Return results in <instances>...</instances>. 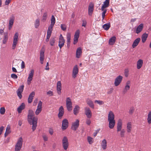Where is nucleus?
Masks as SVG:
<instances>
[{
  "label": "nucleus",
  "instance_id": "49530a36",
  "mask_svg": "<svg viewBox=\"0 0 151 151\" xmlns=\"http://www.w3.org/2000/svg\"><path fill=\"white\" fill-rule=\"evenodd\" d=\"M40 25V20L39 19H37L35 20V26L36 28H37Z\"/></svg>",
  "mask_w": 151,
  "mask_h": 151
},
{
  "label": "nucleus",
  "instance_id": "f03ea898",
  "mask_svg": "<svg viewBox=\"0 0 151 151\" xmlns=\"http://www.w3.org/2000/svg\"><path fill=\"white\" fill-rule=\"evenodd\" d=\"M108 121L109 122V127L110 129H113L115 125L116 121L115 120L114 115L113 112L110 111L108 116Z\"/></svg>",
  "mask_w": 151,
  "mask_h": 151
},
{
  "label": "nucleus",
  "instance_id": "a18cd8bd",
  "mask_svg": "<svg viewBox=\"0 0 151 151\" xmlns=\"http://www.w3.org/2000/svg\"><path fill=\"white\" fill-rule=\"evenodd\" d=\"M55 38L54 37H52L50 41V44L51 46H53L55 45Z\"/></svg>",
  "mask_w": 151,
  "mask_h": 151
},
{
  "label": "nucleus",
  "instance_id": "052dcab7",
  "mask_svg": "<svg viewBox=\"0 0 151 151\" xmlns=\"http://www.w3.org/2000/svg\"><path fill=\"white\" fill-rule=\"evenodd\" d=\"M49 132L50 135H52L53 133V129L51 128L49 129Z\"/></svg>",
  "mask_w": 151,
  "mask_h": 151
},
{
  "label": "nucleus",
  "instance_id": "de8ad7c7",
  "mask_svg": "<svg viewBox=\"0 0 151 151\" xmlns=\"http://www.w3.org/2000/svg\"><path fill=\"white\" fill-rule=\"evenodd\" d=\"M130 88V86L126 85L123 91L124 94L126 93L129 89Z\"/></svg>",
  "mask_w": 151,
  "mask_h": 151
},
{
  "label": "nucleus",
  "instance_id": "3c124183",
  "mask_svg": "<svg viewBox=\"0 0 151 151\" xmlns=\"http://www.w3.org/2000/svg\"><path fill=\"white\" fill-rule=\"evenodd\" d=\"M129 70L128 69H125L124 71V74L126 77H127L129 75Z\"/></svg>",
  "mask_w": 151,
  "mask_h": 151
},
{
  "label": "nucleus",
  "instance_id": "423d86ee",
  "mask_svg": "<svg viewBox=\"0 0 151 151\" xmlns=\"http://www.w3.org/2000/svg\"><path fill=\"white\" fill-rule=\"evenodd\" d=\"M62 146L65 150H67L68 148L69 142L68 138L66 136H64L62 140Z\"/></svg>",
  "mask_w": 151,
  "mask_h": 151
},
{
  "label": "nucleus",
  "instance_id": "c85d7f7f",
  "mask_svg": "<svg viewBox=\"0 0 151 151\" xmlns=\"http://www.w3.org/2000/svg\"><path fill=\"white\" fill-rule=\"evenodd\" d=\"M140 40V38H138L135 39L132 44V47L134 48L136 47L138 45Z\"/></svg>",
  "mask_w": 151,
  "mask_h": 151
},
{
  "label": "nucleus",
  "instance_id": "39448f33",
  "mask_svg": "<svg viewBox=\"0 0 151 151\" xmlns=\"http://www.w3.org/2000/svg\"><path fill=\"white\" fill-rule=\"evenodd\" d=\"M23 139L22 137H19L15 145V151H19L22 147Z\"/></svg>",
  "mask_w": 151,
  "mask_h": 151
},
{
  "label": "nucleus",
  "instance_id": "2f4dec72",
  "mask_svg": "<svg viewBox=\"0 0 151 151\" xmlns=\"http://www.w3.org/2000/svg\"><path fill=\"white\" fill-rule=\"evenodd\" d=\"M116 40V38L115 36L111 37L109 40V43L110 45H113L115 43Z\"/></svg>",
  "mask_w": 151,
  "mask_h": 151
},
{
  "label": "nucleus",
  "instance_id": "a211bd4d",
  "mask_svg": "<svg viewBox=\"0 0 151 151\" xmlns=\"http://www.w3.org/2000/svg\"><path fill=\"white\" fill-rule=\"evenodd\" d=\"M34 73V70H32L30 72V73L29 74V76L27 79V84L29 85L31 83V81L32 79V78L33 76Z\"/></svg>",
  "mask_w": 151,
  "mask_h": 151
},
{
  "label": "nucleus",
  "instance_id": "c756f323",
  "mask_svg": "<svg viewBox=\"0 0 151 151\" xmlns=\"http://www.w3.org/2000/svg\"><path fill=\"white\" fill-rule=\"evenodd\" d=\"M132 128V124L131 122H129L127 123V131L128 133L131 132Z\"/></svg>",
  "mask_w": 151,
  "mask_h": 151
},
{
  "label": "nucleus",
  "instance_id": "393cba45",
  "mask_svg": "<svg viewBox=\"0 0 151 151\" xmlns=\"http://www.w3.org/2000/svg\"><path fill=\"white\" fill-rule=\"evenodd\" d=\"M110 0H105V1L104 2L101 8L102 11L104 10V9L108 7L109 6V4Z\"/></svg>",
  "mask_w": 151,
  "mask_h": 151
},
{
  "label": "nucleus",
  "instance_id": "603ef678",
  "mask_svg": "<svg viewBox=\"0 0 151 151\" xmlns=\"http://www.w3.org/2000/svg\"><path fill=\"white\" fill-rule=\"evenodd\" d=\"M95 103H97L99 104L100 105H102L104 104V102L100 100H95L94 101Z\"/></svg>",
  "mask_w": 151,
  "mask_h": 151
},
{
  "label": "nucleus",
  "instance_id": "473e14b6",
  "mask_svg": "<svg viewBox=\"0 0 151 151\" xmlns=\"http://www.w3.org/2000/svg\"><path fill=\"white\" fill-rule=\"evenodd\" d=\"M11 132V127L9 125H8L6 128V132L4 134V137H6Z\"/></svg>",
  "mask_w": 151,
  "mask_h": 151
},
{
  "label": "nucleus",
  "instance_id": "20e7f679",
  "mask_svg": "<svg viewBox=\"0 0 151 151\" xmlns=\"http://www.w3.org/2000/svg\"><path fill=\"white\" fill-rule=\"evenodd\" d=\"M23 139L22 137H19L15 145V151H19L22 147Z\"/></svg>",
  "mask_w": 151,
  "mask_h": 151
},
{
  "label": "nucleus",
  "instance_id": "09e8293b",
  "mask_svg": "<svg viewBox=\"0 0 151 151\" xmlns=\"http://www.w3.org/2000/svg\"><path fill=\"white\" fill-rule=\"evenodd\" d=\"M47 17V14L46 13H44L42 21L43 22H45L46 20Z\"/></svg>",
  "mask_w": 151,
  "mask_h": 151
},
{
  "label": "nucleus",
  "instance_id": "4be33fe9",
  "mask_svg": "<svg viewBox=\"0 0 151 151\" xmlns=\"http://www.w3.org/2000/svg\"><path fill=\"white\" fill-rule=\"evenodd\" d=\"M40 61L41 64L43 63V61L45 58L44 51L42 49L41 50L40 53Z\"/></svg>",
  "mask_w": 151,
  "mask_h": 151
},
{
  "label": "nucleus",
  "instance_id": "5701e85b",
  "mask_svg": "<svg viewBox=\"0 0 151 151\" xmlns=\"http://www.w3.org/2000/svg\"><path fill=\"white\" fill-rule=\"evenodd\" d=\"M144 27V24L143 23H141L138 25L136 30V33L138 34L140 33Z\"/></svg>",
  "mask_w": 151,
  "mask_h": 151
},
{
  "label": "nucleus",
  "instance_id": "338daca9",
  "mask_svg": "<svg viewBox=\"0 0 151 151\" xmlns=\"http://www.w3.org/2000/svg\"><path fill=\"white\" fill-rule=\"evenodd\" d=\"M12 71L13 72H15V73L17 72V70H16V69L15 68L13 67L12 68Z\"/></svg>",
  "mask_w": 151,
  "mask_h": 151
},
{
  "label": "nucleus",
  "instance_id": "680f3d73",
  "mask_svg": "<svg viewBox=\"0 0 151 151\" xmlns=\"http://www.w3.org/2000/svg\"><path fill=\"white\" fill-rule=\"evenodd\" d=\"M47 93V95H49L50 96H52L53 95V92L51 91H48Z\"/></svg>",
  "mask_w": 151,
  "mask_h": 151
},
{
  "label": "nucleus",
  "instance_id": "f704fd0d",
  "mask_svg": "<svg viewBox=\"0 0 151 151\" xmlns=\"http://www.w3.org/2000/svg\"><path fill=\"white\" fill-rule=\"evenodd\" d=\"M86 102L87 104L91 108H94V105L92 101L89 99H88L86 100Z\"/></svg>",
  "mask_w": 151,
  "mask_h": 151
},
{
  "label": "nucleus",
  "instance_id": "4468645a",
  "mask_svg": "<svg viewBox=\"0 0 151 151\" xmlns=\"http://www.w3.org/2000/svg\"><path fill=\"white\" fill-rule=\"evenodd\" d=\"M85 113L88 118H90L92 116V113L90 109L88 107L85 108Z\"/></svg>",
  "mask_w": 151,
  "mask_h": 151
},
{
  "label": "nucleus",
  "instance_id": "0e129e2a",
  "mask_svg": "<svg viewBox=\"0 0 151 151\" xmlns=\"http://www.w3.org/2000/svg\"><path fill=\"white\" fill-rule=\"evenodd\" d=\"M25 68V63L24 61H22L21 63V68L22 69L24 68Z\"/></svg>",
  "mask_w": 151,
  "mask_h": 151
},
{
  "label": "nucleus",
  "instance_id": "1a4fd4ad",
  "mask_svg": "<svg viewBox=\"0 0 151 151\" xmlns=\"http://www.w3.org/2000/svg\"><path fill=\"white\" fill-rule=\"evenodd\" d=\"M123 79V77L121 75L118 76L115 78L114 84L115 86H119L121 83Z\"/></svg>",
  "mask_w": 151,
  "mask_h": 151
},
{
  "label": "nucleus",
  "instance_id": "58836bf2",
  "mask_svg": "<svg viewBox=\"0 0 151 151\" xmlns=\"http://www.w3.org/2000/svg\"><path fill=\"white\" fill-rule=\"evenodd\" d=\"M53 27H49L47 31V36L50 37L52 30Z\"/></svg>",
  "mask_w": 151,
  "mask_h": 151
},
{
  "label": "nucleus",
  "instance_id": "864d4df0",
  "mask_svg": "<svg viewBox=\"0 0 151 151\" xmlns=\"http://www.w3.org/2000/svg\"><path fill=\"white\" fill-rule=\"evenodd\" d=\"M61 28L63 31H65L66 29V26L65 24H61Z\"/></svg>",
  "mask_w": 151,
  "mask_h": 151
},
{
  "label": "nucleus",
  "instance_id": "cd10ccee",
  "mask_svg": "<svg viewBox=\"0 0 151 151\" xmlns=\"http://www.w3.org/2000/svg\"><path fill=\"white\" fill-rule=\"evenodd\" d=\"M82 53V49L81 47L78 48L76 52V57L77 58H79Z\"/></svg>",
  "mask_w": 151,
  "mask_h": 151
},
{
  "label": "nucleus",
  "instance_id": "c03bdc74",
  "mask_svg": "<svg viewBox=\"0 0 151 151\" xmlns=\"http://www.w3.org/2000/svg\"><path fill=\"white\" fill-rule=\"evenodd\" d=\"M87 140H88V142L89 143L90 145L92 144V143L94 142L93 139L92 137H91L90 136L88 137Z\"/></svg>",
  "mask_w": 151,
  "mask_h": 151
},
{
  "label": "nucleus",
  "instance_id": "a19ab883",
  "mask_svg": "<svg viewBox=\"0 0 151 151\" xmlns=\"http://www.w3.org/2000/svg\"><path fill=\"white\" fill-rule=\"evenodd\" d=\"M110 24L109 23L104 24L103 26L102 27L104 30H108L110 28Z\"/></svg>",
  "mask_w": 151,
  "mask_h": 151
},
{
  "label": "nucleus",
  "instance_id": "b1692460",
  "mask_svg": "<svg viewBox=\"0 0 151 151\" xmlns=\"http://www.w3.org/2000/svg\"><path fill=\"white\" fill-rule=\"evenodd\" d=\"M94 5L92 3H90L88 6V14L91 15L93 10Z\"/></svg>",
  "mask_w": 151,
  "mask_h": 151
},
{
  "label": "nucleus",
  "instance_id": "dca6fc26",
  "mask_svg": "<svg viewBox=\"0 0 151 151\" xmlns=\"http://www.w3.org/2000/svg\"><path fill=\"white\" fill-rule=\"evenodd\" d=\"M68 126V120L66 119H64L62 121V129L63 130L66 129Z\"/></svg>",
  "mask_w": 151,
  "mask_h": 151
},
{
  "label": "nucleus",
  "instance_id": "e2e57ef3",
  "mask_svg": "<svg viewBox=\"0 0 151 151\" xmlns=\"http://www.w3.org/2000/svg\"><path fill=\"white\" fill-rule=\"evenodd\" d=\"M11 0H6L5 1V4L6 5H8L11 2Z\"/></svg>",
  "mask_w": 151,
  "mask_h": 151
},
{
  "label": "nucleus",
  "instance_id": "2eb2a0df",
  "mask_svg": "<svg viewBox=\"0 0 151 151\" xmlns=\"http://www.w3.org/2000/svg\"><path fill=\"white\" fill-rule=\"evenodd\" d=\"M78 69L77 65H75L73 67V71L72 76L73 78H75L76 77L78 73Z\"/></svg>",
  "mask_w": 151,
  "mask_h": 151
},
{
  "label": "nucleus",
  "instance_id": "ea45409f",
  "mask_svg": "<svg viewBox=\"0 0 151 151\" xmlns=\"http://www.w3.org/2000/svg\"><path fill=\"white\" fill-rule=\"evenodd\" d=\"M147 122L148 124H151V111H149L147 115Z\"/></svg>",
  "mask_w": 151,
  "mask_h": 151
},
{
  "label": "nucleus",
  "instance_id": "4d7b16f0",
  "mask_svg": "<svg viewBox=\"0 0 151 151\" xmlns=\"http://www.w3.org/2000/svg\"><path fill=\"white\" fill-rule=\"evenodd\" d=\"M42 137L43 138V139L44 141H46L48 140V137L45 134H43L42 136Z\"/></svg>",
  "mask_w": 151,
  "mask_h": 151
},
{
  "label": "nucleus",
  "instance_id": "bb28decb",
  "mask_svg": "<svg viewBox=\"0 0 151 151\" xmlns=\"http://www.w3.org/2000/svg\"><path fill=\"white\" fill-rule=\"evenodd\" d=\"M143 64V60L142 59L139 60L137 62V68L139 69L142 67Z\"/></svg>",
  "mask_w": 151,
  "mask_h": 151
},
{
  "label": "nucleus",
  "instance_id": "4c0bfd02",
  "mask_svg": "<svg viewBox=\"0 0 151 151\" xmlns=\"http://www.w3.org/2000/svg\"><path fill=\"white\" fill-rule=\"evenodd\" d=\"M55 22V19L53 15H52L51 19V24L49 27H53Z\"/></svg>",
  "mask_w": 151,
  "mask_h": 151
},
{
  "label": "nucleus",
  "instance_id": "69168bd1",
  "mask_svg": "<svg viewBox=\"0 0 151 151\" xmlns=\"http://www.w3.org/2000/svg\"><path fill=\"white\" fill-rule=\"evenodd\" d=\"M49 63H48V62H47V63L46 66L45 68V69L46 70H49Z\"/></svg>",
  "mask_w": 151,
  "mask_h": 151
},
{
  "label": "nucleus",
  "instance_id": "ddd939ff",
  "mask_svg": "<svg viewBox=\"0 0 151 151\" xmlns=\"http://www.w3.org/2000/svg\"><path fill=\"white\" fill-rule=\"evenodd\" d=\"M65 42V40L64 39L62 35L61 34L60 36L58 44V46L60 49L64 45Z\"/></svg>",
  "mask_w": 151,
  "mask_h": 151
},
{
  "label": "nucleus",
  "instance_id": "aec40b11",
  "mask_svg": "<svg viewBox=\"0 0 151 151\" xmlns=\"http://www.w3.org/2000/svg\"><path fill=\"white\" fill-rule=\"evenodd\" d=\"M64 110L62 106H61L59 109V113L58 114V118L60 119L63 115L64 114Z\"/></svg>",
  "mask_w": 151,
  "mask_h": 151
},
{
  "label": "nucleus",
  "instance_id": "72a5a7b5",
  "mask_svg": "<svg viewBox=\"0 0 151 151\" xmlns=\"http://www.w3.org/2000/svg\"><path fill=\"white\" fill-rule=\"evenodd\" d=\"M107 141L106 139H103L101 143V146L102 148L104 150L106 149L107 148Z\"/></svg>",
  "mask_w": 151,
  "mask_h": 151
},
{
  "label": "nucleus",
  "instance_id": "9b49d317",
  "mask_svg": "<svg viewBox=\"0 0 151 151\" xmlns=\"http://www.w3.org/2000/svg\"><path fill=\"white\" fill-rule=\"evenodd\" d=\"M24 87V85L20 86L17 91V95L20 99L22 97V93L23 91Z\"/></svg>",
  "mask_w": 151,
  "mask_h": 151
},
{
  "label": "nucleus",
  "instance_id": "8fccbe9b",
  "mask_svg": "<svg viewBox=\"0 0 151 151\" xmlns=\"http://www.w3.org/2000/svg\"><path fill=\"white\" fill-rule=\"evenodd\" d=\"M5 112V109L4 107H2L0 108V113L1 114H4Z\"/></svg>",
  "mask_w": 151,
  "mask_h": 151
},
{
  "label": "nucleus",
  "instance_id": "774afa93",
  "mask_svg": "<svg viewBox=\"0 0 151 151\" xmlns=\"http://www.w3.org/2000/svg\"><path fill=\"white\" fill-rule=\"evenodd\" d=\"M130 81H128L126 83V85H127V86H129V85H130Z\"/></svg>",
  "mask_w": 151,
  "mask_h": 151
},
{
  "label": "nucleus",
  "instance_id": "bf43d9fd",
  "mask_svg": "<svg viewBox=\"0 0 151 151\" xmlns=\"http://www.w3.org/2000/svg\"><path fill=\"white\" fill-rule=\"evenodd\" d=\"M86 124L88 125H89L91 123V121L90 119H87L86 120Z\"/></svg>",
  "mask_w": 151,
  "mask_h": 151
},
{
  "label": "nucleus",
  "instance_id": "412c9836",
  "mask_svg": "<svg viewBox=\"0 0 151 151\" xmlns=\"http://www.w3.org/2000/svg\"><path fill=\"white\" fill-rule=\"evenodd\" d=\"M62 84L60 81H58L57 83V90L58 94L59 95L61 94L62 88Z\"/></svg>",
  "mask_w": 151,
  "mask_h": 151
},
{
  "label": "nucleus",
  "instance_id": "7ed1b4c3",
  "mask_svg": "<svg viewBox=\"0 0 151 151\" xmlns=\"http://www.w3.org/2000/svg\"><path fill=\"white\" fill-rule=\"evenodd\" d=\"M122 119H119L117 124V132L120 131V135L121 137H124L125 136V131L124 129H122Z\"/></svg>",
  "mask_w": 151,
  "mask_h": 151
},
{
  "label": "nucleus",
  "instance_id": "9d476101",
  "mask_svg": "<svg viewBox=\"0 0 151 151\" xmlns=\"http://www.w3.org/2000/svg\"><path fill=\"white\" fill-rule=\"evenodd\" d=\"M79 125V120L77 119L75 122L72 123L71 129L74 131H76Z\"/></svg>",
  "mask_w": 151,
  "mask_h": 151
},
{
  "label": "nucleus",
  "instance_id": "0eeeda50",
  "mask_svg": "<svg viewBox=\"0 0 151 151\" xmlns=\"http://www.w3.org/2000/svg\"><path fill=\"white\" fill-rule=\"evenodd\" d=\"M19 34L18 32H16L13 38V42L12 44V49H15L18 43V41L19 39Z\"/></svg>",
  "mask_w": 151,
  "mask_h": 151
},
{
  "label": "nucleus",
  "instance_id": "f257e3e1",
  "mask_svg": "<svg viewBox=\"0 0 151 151\" xmlns=\"http://www.w3.org/2000/svg\"><path fill=\"white\" fill-rule=\"evenodd\" d=\"M28 121L30 125H32V129L33 131L36 129L37 124V118L35 116L33 111L32 110L29 111L27 116Z\"/></svg>",
  "mask_w": 151,
  "mask_h": 151
},
{
  "label": "nucleus",
  "instance_id": "a878e982",
  "mask_svg": "<svg viewBox=\"0 0 151 151\" xmlns=\"http://www.w3.org/2000/svg\"><path fill=\"white\" fill-rule=\"evenodd\" d=\"M35 95V93L34 91L32 92L30 94L28 99V102L29 103H30L32 101Z\"/></svg>",
  "mask_w": 151,
  "mask_h": 151
},
{
  "label": "nucleus",
  "instance_id": "6e6d98bb",
  "mask_svg": "<svg viewBox=\"0 0 151 151\" xmlns=\"http://www.w3.org/2000/svg\"><path fill=\"white\" fill-rule=\"evenodd\" d=\"M11 77L14 79H16L18 78V76L16 74L14 73L11 74Z\"/></svg>",
  "mask_w": 151,
  "mask_h": 151
},
{
  "label": "nucleus",
  "instance_id": "f8f14e48",
  "mask_svg": "<svg viewBox=\"0 0 151 151\" xmlns=\"http://www.w3.org/2000/svg\"><path fill=\"white\" fill-rule=\"evenodd\" d=\"M42 102L40 101L37 106V108L35 112V114L36 115H38L41 111L42 108Z\"/></svg>",
  "mask_w": 151,
  "mask_h": 151
},
{
  "label": "nucleus",
  "instance_id": "6e6552de",
  "mask_svg": "<svg viewBox=\"0 0 151 151\" xmlns=\"http://www.w3.org/2000/svg\"><path fill=\"white\" fill-rule=\"evenodd\" d=\"M72 104L70 98L67 97L66 99V106L67 109L68 111H70L72 109Z\"/></svg>",
  "mask_w": 151,
  "mask_h": 151
},
{
  "label": "nucleus",
  "instance_id": "f3484780",
  "mask_svg": "<svg viewBox=\"0 0 151 151\" xmlns=\"http://www.w3.org/2000/svg\"><path fill=\"white\" fill-rule=\"evenodd\" d=\"M80 31L77 30L75 32L73 44H76L78 42V39L79 36Z\"/></svg>",
  "mask_w": 151,
  "mask_h": 151
},
{
  "label": "nucleus",
  "instance_id": "e433bc0d",
  "mask_svg": "<svg viewBox=\"0 0 151 151\" xmlns=\"http://www.w3.org/2000/svg\"><path fill=\"white\" fill-rule=\"evenodd\" d=\"M8 32L4 33V37L3 40L2 41L3 44H6L7 41V40L8 39Z\"/></svg>",
  "mask_w": 151,
  "mask_h": 151
},
{
  "label": "nucleus",
  "instance_id": "7c9ffc66",
  "mask_svg": "<svg viewBox=\"0 0 151 151\" xmlns=\"http://www.w3.org/2000/svg\"><path fill=\"white\" fill-rule=\"evenodd\" d=\"M25 108V105L24 103H22L18 108L17 111L19 113H21L22 112V110L24 109Z\"/></svg>",
  "mask_w": 151,
  "mask_h": 151
},
{
  "label": "nucleus",
  "instance_id": "37998d69",
  "mask_svg": "<svg viewBox=\"0 0 151 151\" xmlns=\"http://www.w3.org/2000/svg\"><path fill=\"white\" fill-rule=\"evenodd\" d=\"M67 43H70L71 39V34L70 33H68L66 35Z\"/></svg>",
  "mask_w": 151,
  "mask_h": 151
},
{
  "label": "nucleus",
  "instance_id": "c9c22d12",
  "mask_svg": "<svg viewBox=\"0 0 151 151\" xmlns=\"http://www.w3.org/2000/svg\"><path fill=\"white\" fill-rule=\"evenodd\" d=\"M148 37V35L146 33H145L142 35L141 38L143 43H145V42Z\"/></svg>",
  "mask_w": 151,
  "mask_h": 151
},
{
  "label": "nucleus",
  "instance_id": "5fc2aeb1",
  "mask_svg": "<svg viewBox=\"0 0 151 151\" xmlns=\"http://www.w3.org/2000/svg\"><path fill=\"white\" fill-rule=\"evenodd\" d=\"M134 111V109L133 107H131L129 111V113L130 114H132L133 113Z\"/></svg>",
  "mask_w": 151,
  "mask_h": 151
},
{
  "label": "nucleus",
  "instance_id": "6ab92c4d",
  "mask_svg": "<svg viewBox=\"0 0 151 151\" xmlns=\"http://www.w3.org/2000/svg\"><path fill=\"white\" fill-rule=\"evenodd\" d=\"M14 19L15 17L13 16H12L10 18L9 25L8 26V29L9 30H10L11 29L13 25Z\"/></svg>",
  "mask_w": 151,
  "mask_h": 151
},
{
  "label": "nucleus",
  "instance_id": "79ce46f5",
  "mask_svg": "<svg viewBox=\"0 0 151 151\" xmlns=\"http://www.w3.org/2000/svg\"><path fill=\"white\" fill-rule=\"evenodd\" d=\"M79 107L78 106H76L75 108L74 109L73 112L74 114L75 115H76L78 113L79 110Z\"/></svg>",
  "mask_w": 151,
  "mask_h": 151
},
{
  "label": "nucleus",
  "instance_id": "13d9d810",
  "mask_svg": "<svg viewBox=\"0 0 151 151\" xmlns=\"http://www.w3.org/2000/svg\"><path fill=\"white\" fill-rule=\"evenodd\" d=\"M86 24V22L85 20H83L82 21V26L85 27Z\"/></svg>",
  "mask_w": 151,
  "mask_h": 151
}]
</instances>
